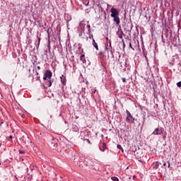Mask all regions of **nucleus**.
<instances>
[{
  "label": "nucleus",
  "mask_w": 181,
  "mask_h": 181,
  "mask_svg": "<svg viewBox=\"0 0 181 181\" xmlns=\"http://www.w3.org/2000/svg\"><path fill=\"white\" fill-rule=\"evenodd\" d=\"M52 76H53V73H52L50 69H47L45 71L42 78L45 81L48 80L45 83V86H47V87H52V84H53L54 79H52Z\"/></svg>",
  "instance_id": "obj_1"
},
{
  "label": "nucleus",
  "mask_w": 181,
  "mask_h": 181,
  "mask_svg": "<svg viewBox=\"0 0 181 181\" xmlns=\"http://www.w3.org/2000/svg\"><path fill=\"white\" fill-rule=\"evenodd\" d=\"M127 45H128L129 50L135 51L136 49L139 48V41L138 40H131L128 39L126 41Z\"/></svg>",
  "instance_id": "obj_2"
},
{
  "label": "nucleus",
  "mask_w": 181,
  "mask_h": 181,
  "mask_svg": "<svg viewBox=\"0 0 181 181\" xmlns=\"http://www.w3.org/2000/svg\"><path fill=\"white\" fill-rule=\"evenodd\" d=\"M85 29H86V23H84V21H81L78 27V35L79 37H82V39H85V37L83 36V35H85L84 33Z\"/></svg>",
  "instance_id": "obj_3"
},
{
  "label": "nucleus",
  "mask_w": 181,
  "mask_h": 181,
  "mask_svg": "<svg viewBox=\"0 0 181 181\" xmlns=\"http://www.w3.org/2000/svg\"><path fill=\"white\" fill-rule=\"evenodd\" d=\"M47 37H48V42H47V49H48V52L49 53H52L51 51V46H50V37L53 36V29H52V28H48L47 30Z\"/></svg>",
  "instance_id": "obj_4"
},
{
  "label": "nucleus",
  "mask_w": 181,
  "mask_h": 181,
  "mask_svg": "<svg viewBox=\"0 0 181 181\" xmlns=\"http://www.w3.org/2000/svg\"><path fill=\"white\" fill-rule=\"evenodd\" d=\"M168 40H170V43L175 47L177 46L180 43L179 36L177 35H175L174 37L173 35L168 37Z\"/></svg>",
  "instance_id": "obj_5"
},
{
  "label": "nucleus",
  "mask_w": 181,
  "mask_h": 181,
  "mask_svg": "<svg viewBox=\"0 0 181 181\" xmlns=\"http://www.w3.org/2000/svg\"><path fill=\"white\" fill-rule=\"evenodd\" d=\"M126 113H127V118H126L127 122H128L129 124H135V122H134L135 118L133 117L132 115H131V112H129V111L127 110Z\"/></svg>",
  "instance_id": "obj_6"
},
{
  "label": "nucleus",
  "mask_w": 181,
  "mask_h": 181,
  "mask_svg": "<svg viewBox=\"0 0 181 181\" xmlns=\"http://www.w3.org/2000/svg\"><path fill=\"white\" fill-rule=\"evenodd\" d=\"M163 26H164L165 28V37H169L170 36V37H172V30H170V27H169V25H166V23H163Z\"/></svg>",
  "instance_id": "obj_7"
},
{
  "label": "nucleus",
  "mask_w": 181,
  "mask_h": 181,
  "mask_svg": "<svg viewBox=\"0 0 181 181\" xmlns=\"http://www.w3.org/2000/svg\"><path fill=\"white\" fill-rule=\"evenodd\" d=\"M163 132H165V129L158 127L154 129V131L152 133V135H163Z\"/></svg>",
  "instance_id": "obj_8"
},
{
  "label": "nucleus",
  "mask_w": 181,
  "mask_h": 181,
  "mask_svg": "<svg viewBox=\"0 0 181 181\" xmlns=\"http://www.w3.org/2000/svg\"><path fill=\"white\" fill-rule=\"evenodd\" d=\"M120 69H121V71H122V73L127 71V70H130L131 69V66L127 63V59H125V62H124V67L122 66V62H120Z\"/></svg>",
  "instance_id": "obj_9"
},
{
  "label": "nucleus",
  "mask_w": 181,
  "mask_h": 181,
  "mask_svg": "<svg viewBox=\"0 0 181 181\" xmlns=\"http://www.w3.org/2000/svg\"><path fill=\"white\" fill-rule=\"evenodd\" d=\"M110 12H111V14H110L111 18H114L115 16H119V11H118V9L114 7L111 8Z\"/></svg>",
  "instance_id": "obj_10"
},
{
  "label": "nucleus",
  "mask_w": 181,
  "mask_h": 181,
  "mask_svg": "<svg viewBox=\"0 0 181 181\" xmlns=\"http://www.w3.org/2000/svg\"><path fill=\"white\" fill-rule=\"evenodd\" d=\"M112 18H113V22H115L116 26H119V24L121 23V19H119V16H116Z\"/></svg>",
  "instance_id": "obj_11"
},
{
  "label": "nucleus",
  "mask_w": 181,
  "mask_h": 181,
  "mask_svg": "<svg viewBox=\"0 0 181 181\" xmlns=\"http://www.w3.org/2000/svg\"><path fill=\"white\" fill-rule=\"evenodd\" d=\"M86 28L88 29L87 34L89 35V39H91L93 41V39H94V37L93 36V34H91V25L88 24L86 25Z\"/></svg>",
  "instance_id": "obj_12"
},
{
  "label": "nucleus",
  "mask_w": 181,
  "mask_h": 181,
  "mask_svg": "<svg viewBox=\"0 0 181 181\" xmlns=\"http://www.w3.org/2000/svg\"><path fill=\"white\" fill-rule=\"evenodd\" d=\"M160 165H162V163L159 161H154L152 163V168L156 170V169H159V166H160Z\"/></svg>",
  "instance_id": "obj_13"
},
{
  "label": "nucleus",
  "mask_w": 181,
  "mask_h": 181,
  "mask_svg": "<svg viewBox=\"0 0 181 181\" xmlns=\"http://www.w3.org/2000/svg\"><path fill=\"white\" fill-rule=\"evenodd\" d=\"M60 80L62 84L64 86L63 87H64V86H66V84L67 83V78H66V75H62L60 76Z\"/></svg>",
  "instance_id": "obj_14"
},
{
  "label": "nucleus",
  "mask_w": 181,
  "mask_h": 181,
  "mask_svg": "<svg viewBox=\"0 0 181 181\" xmlns=\"http://www.w3.org/2000/svg\"><path fill=\"white\" fill-rule=\"evenodd\" d=\"M132 28H133L132 23L128 22L124 29L127 30V32H131L132 30Z\"/></svg>",
  "instance_id": "obj_15"
},
{
  "label": "nucleus",
  "mask_w": 181,
  "mask_h": 181,
  "mask_svg": "<svg viewBox=\"0 0 181 181\" xmlns=\"http://www.w3.org/2000/svg\"><path fill=\"white\" fill-rule=\"evenodd\" d=\"M108 52H110L111 53V54L114 59V52H115V49L112 48V46L111 45V41H110V42H109V51Z\"/></svg>",
  "instance_id": "obj_16"
},
{
  "label": "nucleus",
  "mask_w": 181,
  "mask_h": 181,
  "mask_svg": "<svg viewBox=\"0 0 181 181\" xmlns=\"http://www.w3.org/2000/svg\"><path fill=\"white\" fill-rule=\"evenodd\" d=\"M161 38H162V42H163L164 46H165V45H169V44L170 43V40H169V37H166L167 40H165L163 39V35H161Z\"/></svg>",
  "instance_id": "obj_17"
},
{
  "label": "nucleus",
  "mask_w": 181,
  "mask_h": 181,
  "mask_svg": "<svg viewBox=\"0 0 181 181\" xmlns=\"http://www.w3.org/2000/svg\"><path fill=\"white\" fill-rule=\"evenodd\" d=\"M72 131L74 132H78V131H79L78 126L76 124H72Z\"/></svg>",
  "instance_id": "obj_18"
},
{
  "label": "nucleus",
  "mask_w": 181,
  "mask_h": 181,
  "mask_svg": "<svg viewBox=\"0 0 181 181\" xmlns=\"http://www.w3.org/2000/svg\"><path fill=\"white\" fill-rule=\"evenodd\" d=\"M51 146L52 148H57V142L54 141V137H52Z\"/></svg>",
  "instance_id": "obj_19"
},
{
  "label": "nucleus",
  "mask_w": 181,
  "mask_h": 181,
  "mask_svg": "<svg viewBox=\"0 0 181 181\" xmlns=\"http://www.w3.org/2000/svg\"><path fill=\"white\" fill-rule=\"evenodd\" d=\"M76 47H77V50H76V53H79V54H81V53H83V50L81 48V47L80 46V44H78V45L76 46Z\"/></svg>",
  "instance_id": "obj_20"
},
{
  "label": "nucleus",
  "mask_w": 181,
  "mask_h": 181,
  "mask_svg": "<svg viewBox=\"0 0 181 181\" xmlns=\"http://www.w3.org/2000/svg\"><path fill=\"white\" fill-rule=\"evenodd\" d=\"M65 21L66 23H69L71 21V16L70 14H65Z\"/></svg>",
  "instance_id": "obj_21"
},
{
  "label": "nucleus",
  "mask_w": 181,
  "mask_h": 181,
  "mask_svg": "<svg viewBox=\"0 0 181 181\" xmlns=\"http://www.w3.org/2000/svg\"><path fill=\"white\" fill-rule=\"evenodd\" d=\"M103 148H101V147L99 146V149L101 152H105V151H107V144L105 143H103Z\"/></svg>",
  "instance_id": "obj_22"
},
{
  "label": "nucleus",
  "mask_w": 181,
  "mask_h": 181,
  "mask_svg": "<svg viewBox=\"0 0 181 181\" xmlns=\"http://www.w3.org/2000/svg\"><path fill=\"white\" fill-rule=\"evenodd\" d=\"M88 134L86 130L81 131L79 138H84V136H87Z\"/></svg>",
  "instance_id": "obj_23"
},
{
  "label": "nucleus",
  "mask_w": 181,
  "mask_h": 181,
  "mask_svg": "<svg viewBox=\"0 0 181 181\" xmlns=\"http://www.w3.org/2000/svg\"><path fill=\"white\" fill-rule=\"evenodd\" d=\"M92 45H93V47H95V49L96 50H99V49H98V44H97V43L95 42V40L93 39Z\"/></svg>",
  "instance_id": "obj_24"
},
{
  "label": "nucleus",
  "mask_w": 181,
  "mask_h": 181,
  "mask_svg": "<svg viewBox=\"0 0 181 181\" xmlns=\"http://www.w3.org/2000/svg\"><path fill=\"white\" fill-rule=\"evenodd\" d=\"M117 35H118V37H119V39H122H122H124V38L122 37V36H123V35H124V32H123L122 30L117 32Z\"/></svg>",
  "instance_id": "obj_25"
},
{
  "label": "nucleus",
  "mask_w": 181,
  "mask_h": 181,
  "mask_svg": "<svg viewBox=\"0 0 181 181\" xmlns=\"http://www.w3.org/2000/svg\"><path fill=\"white\" fill-rule=\"evenodd\" d=\"M80 60L83 62V63H86V55H84V54L81 55Z\"/></svg>",
  "instance_id": "obj_26"
},
{
  "label": "nucleus",
  "mask_w": 181,
  "mask_h": 181,
  "mask_svg": "<svg viewBox=\"0 0 181 181\" xmlns=\"http://www.w3.org/2000/svg\"><path fill=\"white\" fill-rule=\"evenodd\" d=\"M115 55L117 62H119V59H121V54L119 53V52H116Z\"/></svg>",
  "instance_id": "obj_27"
},
{
  "label": "nucleus",
  "mask_w": 181,
  "mask_h": 181,
  "mask_svg": "<svg viewBox=\"0 0 181 181\" xmlns=\"http://www.w3.org/2000/svg\"><path fill=\"white\" fill-rule=\"evenodd\" d=\"M176 59H179V55L175 54L173 56L171 62H173V63H175V61L176 60Z\"/></svg>",
  "instance_id": "obj_28"
},
{
  "label": "nucleus",
  "mask_w": 181,
  "mask_h": 181,
  "mask_svg": "<svg viewBox=\"0 0 181 181\" xmlns=\"http://www.w3.org/2000/svg\"><path fill=\"white\" fill-rule=\"evenodd\" d=\"M82 2L83 5H86V6H88V4H90V0H82Z\"/></svg>",
  "instance_id": "obj_29"
},
{
  "label": "nucleus",
  "mask_w": 181,
  "mask_h": 181,
  "mask_svg": "<svg viewBox=\"0 0 181 181\" xmlns=\"http://www.w3.org/2000/svg\"><path fill=\"white\" fill-rule=\"evenodd\" d=\"M117 149H119L122 152V153H124V148H122V146H121L120 144H117Z\"/></svg>",
  "instance_id": "obj_30"
},
{
  "label": "nucleus",
  "mask_w": 181,
  "mask_h": 181,
  "mask_svg": "<svg viewBox=\"0 0 181 181\" xmlns=\"http://www.w3.org/2000/svg\"><path fill=\"white\" fill-rule=\"evenodd\" d=\"M26 138H28V136H23L21 138V141H23L24 143H26Z\"/></svg>",
  "instance_id": "obj_31"
},
{
  "label": "nucleus",
  "mask_w": 181,
  "mask_h": 181,
  "mask_svg": "<svg viewBox=\"0 0 181 181\" xmlns=\"http://www.w3.org/2000/svg\"><path fill=\"white\" fill-rule=\"evenodd\" d=\"M111 180L112 181H119V179L117 177H112Z\"/></svg>",
  "instance_id": "obj_32"
},
{
  "label": "nucleus",
  "mask_w": 181,
  "mask_h": 181,
  "mask_svg": "<svg viewBox=\"0 0 181 181\" xmlns=\"http://www.w3.org/2000/svg\"><path fill=\"white\" fill-rule=\"evenodd\" d=\"M122 49H123V51H124L125 50V41H124V39H122Z\"/></svg>",
  "instance_id": "obj_33"
},
{
  "label": "nucleus",
  "mask_w": 181,
  "mask_h": 181,
  "mask_svg": "<svg viewBox=\"0 0 181 181\" xmlns=\"http://www.w3.org/2000/svg\"><path fill=\"white\" fill-rule=\"evenodd\" d=\"M27 73H28V78L32 77V74H30V69L27 70Z\"/></svg>",
  "instance_id": "obj_34"
},
{
  "label": "nucleus",
  "mask_w": 181,
  "mask_h": 181,
  "mask_svg": "<svg viewBox=\"0 0 181 181\" xmlns=\"http://www.w3.org/2000/svg\"><path fill=\"white\" fill-rule=\"evenodd\" d=\"M58 93H59V94H63V93H64V86H62V91L61 92L58 91Z\"/></svg>",
  "instance_id": "obj_35"
},
{
  "label": "nucleus",
  "mask_w": 181,
  "mask_h": 181,
  "mask_svg": "<svg viewBox=\"0 0 181 181\" xmlns=\"http://www.w3.org/2000/svg\"><path fill=\"white\" fill-rule=\"evenodd\" d=\"M37 39L38 46H39V45H40V40H41L40 37H39V35H37Z\"/></svg>",
  "instance_id": "obj_36"
},
{
  "label": "nucleus",
  "mask_w": 181,
  "mask_h": 181,
  "mask_svg": "<svg viewBox=\"0 0 181 181\" xmlns=\"http://www.w3.org/2000/svg\"><path fill=\"white\" fill-rule=\"evenodd\" d=\"M117 26H118V28H117L118 32H121V30H122V29L121 28V25L119 24V25Z\"/></svg>",
  "instance_id": "obj_37"
},
{
  "label": "nucleus",
  "mask_w": 181,
  "mask_h": 181,
  "mask_svg": "<svg viewBox=\"0 0 181 181\" xmlns=\"http://www.w3.org/2000/svg\"><path fill=\"white\" fill-rule=\"evenodd\" d=\"M105 50H107V52L109 51V49H110V45H107V44H105Z\"/></svg>",
  "instance_id": "obj_38"
},
{
  "label": "nucleus",
  "mask_w": 181,
  "mask_h": 181,
  "mask_svg": "<svg viewBox=\"0 0 181 181\" xmlns=\"http://www.w3.org/2000/svg\"><path fill=\"white\" fill-rule=\"evenodd\" d=\"M177 86L180 88L181 87V81L177 83Z\"/></svg>",
  "instance_id": "obj_39"
},
{
  "label": "nucleus",
  "mask_w": 181,
  "mask_h": 181,
  "mask_svg": "<svg viewBox=\"0 0 181 181\" xmlns=\"http://www.w3.org/2000/svg\"><path fill=\"white\" fill-rule=\"evenodd\" d=\"M19 153H21L22 155L25 154V151L19 150Z\"/></svg>",
  "instance_id": "obj_40"
},
{
  "label": "nucleus",
  "mask_w": 181,
  "mask_h": 181,
  "mask_svg": "<svg viewBox=\"0 0 181 181\" xmlns=\"http://www.w3.org/2000/svg\"><path fill=\"white\" fill-rule=\"evenodd\" d=\"M86 142H88V144L89 145H91V141H90V139H86Z\"/></svg>",
  "instance_id": "obj_41"
},
{
  "label": "nucleus",
  "mask_w": 181,
  "mask_h": 181,
  "mask_svg": "<svg viewBox=\"0 0 181 181\" xmlns=\"http://www.w3.org/2000/svg\"><path fill=\"white\" fill-rule=\"evenodd\" d=\"M95 91H97V89L95 88L93 89V90H92V94H95Z\"/></svg>",
  "instance_id": "obj_42"
},
{
  "label": "nucleus",
  "mask_w": 181,
  "mask_h": 181,
  "mask_svg": "<svg viewBox=\"0 0 181 181\" xmlns=\"http://www.w3.org/2000/svg\"><path fill=\"white\" fill-rule=\"evenodd\" d=\"M82 93H83V94H86V88H82Z\"/></svg>",
  "instance_id": "obj_43"
},
{
  "label": "nucleus",
  "mask_w": 181,
  "mask_h": 181,
  "mask_svg": "<svg viewBox=\"0 0 181 181\" xmlns=\"http://www.w3.org/2000/svg\"><path fill=\"white\" fill-rule=\"evenodd\" d=\"M122 80L123 83H127V78H122Z\"/></svg>",
  "instance_id": "obj_44"
},
{
  "label": "nucleus",
  "mask_w": 181,
  "mask_h": 181,
  "mask_svg": "<svg viewBox=\"0 0 181 181\" xmlns=\"http://www.w3.org/2000/svg\"><path fill=\"white\" fill-rule=\"evenodd\" d=\"M80 139H81L82 141H86V139H86V136L80 137Z\"/></svg>",
  "instance_id": "obj_45"
},
{
  "label": "nucleus",
  "mask_w": 181,
  "mask_h": 181,
  "mask_svg": "<svg viewBox=\"0 0 181 181\" xmlns=\"http://www.w3.org/2000/svg\"><path fill=\"white\" fill-rule=\"evenodd\" d=\"M177 167L178 168H181V162H178L177 163Z\"/></svg>",
  "instance_id": "obj_46"
},
{
  "label": "nucleus",
  "mask_w": 181,
  "mask_h": 181,
  "mask_svg": "<svg viewBox=\"0 0 181 181\" xmlns=\"http://www.w3.org/2000/svg\"><path fill=\"white\" fill-rule=\"evenodd\" d=\"M35 76H39V72L37 71V69H35Z\"/></svg>",
  "instance_id": "obj_47"
},
{
  "label": "nucleus",
  "mask_w": 181,
  "mask_h": 181,
  "mask_svg": "<svg viewBox=\"0 0 181 181\" xmlns=\"http://www.w3.org/2000/svg\"><path fill=\"white\" fill-rule=\"evenodd\" d=\"M104 18L105 19H107V13H105V11L104 12Z\"/></svg>",
  "instance_id": "obj_48"
},
{
  "label": "nucleus",
  "mask_w": 181,
  "mask_h": 181,
  "mask_svg": "<svg viewBox=\"0 0 181 181\" xmlns=\"http://www.w3.org/2000/svg\"><path fill=\"white\" fill-rule=\"evenodd\" d=\"M36 70H37V71H39V70H40V66H37Z\"/></svg>",
  "instance_id": "obj_49"
},
{
  "label": "nucleus",
  "mask_w": 181,
  "mask_h": 181,
  "mask_svg": "<svg viewBox=\"0 0 181 181\" xmlns=\"http://www.w3.org/2000/svg\"><path fill=\"white\" fill-rule=\"evenodd\" d=\"M144 124H145V117H143V124H142V127H144Z\"/></svg>",
  "instance_id": "obj_50"
},
{
  "label": "nucleus",
  "mask_w": 181,
  "mask_h": 181,
  "mask_svg": "<svg viewBox=\"0 0 181 181\" xmlns=\"http://www.w3.org/2000/svg\"><path fill=\"white\" fill-rule=\"evenodd\" d=\"M35 78L36 80H40V76H37Z\"/></svg>",
  "instance_id": "obj_51"
},
{
  "label": "nucleus",
  "mask_w": 181,
  "mask_h": 181,
  "mask_svg": "<svg viewBox=\"0 0 181 181\" xmlns=\"http://www.w3.org/2000/svg\"><path fill=\"white\" fill-rule=\"evenodd\" d=\"M58 40H59V42H60V33L58 34Z\"/></svg>",
  "instance_id": "obj_52"
},
{
  "label": "nucleus",
  "mask_w": 181,
  "mask_h": 181,
  "mask_svg": "<svg viewBox=\"0 0 181 181\" xmlns=\"http://www.w3.org/2000/svg\"><path fill=\"white\" fill-rule=\"evenodd\" d=\"M163 139H166V134L163 136Z\"/></svg>",
  "instance_id": "obj_53"
},
{
  "label": "nucleus",
  "mask_w": 181,
  "mask_h": 181,
  "mask_svg": "<svg viewBox=\"0 0 181 181\" xmlns=\"http://www.w3.org/2000/svg\"><path fill=\"white\" fill-rule=\"evenodd\" d=\"M50 59H53V54L52 53H50Z\"/></svg>",
  "instance_id": "obj_54"
},
{
  "label": "nucleus",
  "mask_w": 181,
  "mask_h": 181,
  "mask_svg": "<svg viewBox=\"0 0 181 181\" xmlns=\"http://www.w3.org/2000/svg\"><path fill=\"white\" fill-rule=\"evenodd\" d=\"M8 138H9L10 139H12L13 138V136H12V135H11V136H8Z\"/></svg>",
  "instance_id": "obj_55"
},
{
  "label": "nucleus",
  "mask_w": 181,
  "mask_h": 181,
  "mask_svg": "<svg viewBox=\"0 0 181 181\" xmlns=\"http://www.w3.org/2000/svg\"><path fill=\"white\" fill-rule=\"evenodd\" d=\"M168 165H170V160L167 161Z\"/></svg>",
  "instance_id": "obj_56"
},
{
  "label": "nucleus",
  "mask_w": 181,
  "mask_h": 181,
  "mask_svg": "<svg viewBox=\"0 0 181 181\" xmlns=\"http://www.w3.org/2000/svg\"><path fill=\"white\" fill-rule=\"evenodd\" d=\"M168 169H170V164L168 165Z\"/></svg>",
  "instance_id": "obj_57"
},
{
  "label": "nucleus",
  "mask_w": 181,
  "mask_h": 181,
  "mask_svg": "<svg viewBox=\"0 0 181 181\" xmlns=\"http://www.w3.org/2000/svg\"><path fill=\"white\" fill-rule=\"evenodd\" d=\"M133 179H134V180H135V179H136V177L135 175L133 176Z\"/></svg>",
  "instance_id": "obj_58"
},
{
  "label": "nucleus",
  "mask_w": 181,
  "mask_h": 181,
  "mask_svg": "<svg viewBox=\"0 0 181 181\" xmlns=\"http://www.w3.org/2000/svg\"><path fill=\"white\" fill-rule=\"evenodd\" d=\"M163 166H166V163H164L163 164Z\"/></svg>",
  "instance_id": "obj_59"
},
{
  "label": "nucleus",
  "mask_w": 181,
  "mask_h": 181,
  "mask_svg": "<svg viewBox=\"0 0 181 181\" xmlns=\"http://www.w3.org/2000/svg\"><path fill=\"white\" fill-rule=\"evenodd\" d=\"M40 28H43V25H40V23H39Z\"/></svg>",
  "instance_id": "obj_60"
},
{
  "label": "nucleus",
  "mask_w": 181,
  "mask_h": 181,
  "mask_svg": "<svg viewBox=\"0 0 181 181\" xmlns=\"http://www.w3.org/2000/svg\"><path fill=\"white\" fill-rule=\"evenodd\" d=\"M100 136H101L102 138H104V134H101Z\"/></svg>",
  "instance_id": "obj_61"
},
{
  "label": "nucleus",
  "mask_w": 181,
  "mask_h": 181,
  "mask_svg": "<svg viewBox=\"0 0 181 181\" xmlns=\"http://www.w3.org/2000/svg\"><path fill=\"white\" fill-rule=\"evenodd\" d=\"M1 146H2V143L1 142H0V148H1Z\"/></svg>",
  "instance_id": "obj_62"
},
{
  "label": "nucleus",
  "mask_w": 181,
  "mask_h": 181,
  "mask_svg": "<svg viewBox=\"0 0 181 181\" xmlns=\"http://www.w3.org/2000/svg\"><path fill=\"white\" fill-rule=\"evenodd\" d=\"M86 84H87V86H88V81H86Z\"/></svg>",
  "instance_id": "obj_63"
},
{
  "label": "nucleus",
  "mask_w": 181,
  "mask_h": 181,
  "mask_svg": "<svg viewBox=\"0 0 181 181\" xmlns=\"http://www.w3.org/2000/svg\"><path fill=\"white\" fill-rule=\"evenodd\" d=\"M15 177H16V179L18 180V177H16V175H15Z\"/></svg>",
  "instance_id": "obj_64"
}]
</instances>
